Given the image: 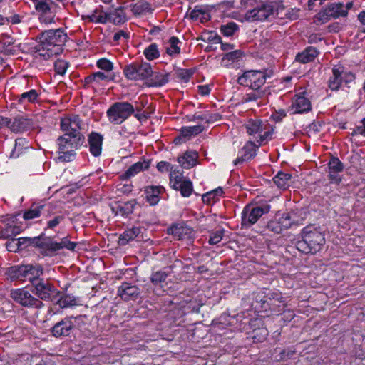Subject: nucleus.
<instances>
[{
  "label": "nucleus",
  "mask_w": 365,
  "mask_h": 365,
  "mask_svg": "<svg viewBox=\"0 0 365 365\" xmlns=\"http://www.w3.org/2000/svg\"><path fill=\"white\" fill-rule=\"evenodd\" d=\"M38 39V44L31 48L32 56L36 60L47 61L63 52L68 36L63 29H57L41 32Z\"/></svg>",
  "instance_id": "nucleus-1"
},
{
  "label": "nucleus",
  "mask_w": 365,
  "mask_h": 365,
  "mask_svg": "<svg viewBox=\"0 0 365 365\" xmlns=\"http://www.w3.org/2000/svg\"><path fill=\"white\" fill-rule=\"evenodd\" d=\"M301 239L296 242L297 249L304 254L314 255L325 244V237L319 227L313 225L304 227L301 232Z\"/></svg>",
  "instance_id": "nucleus-2"
},
{
  "label": "nucleus",
  "mask_w": 365,
  "mask_h": 365,
  "mask_svg": "<svg viewBox=\"0 0 365 365\" xmlns=\"http://www.w3.org/2000/svg\"><path fill=\"white\" fill-rule=\"evenodd\" d=\"M84 140L85 138L70 135V134L59 136L56 140L58 147V161H72L76 155L75 150L83 145Z\"/></svg>",
  "instance_id": "nucleus-3"
},
{
  "label": "nucleus",
  "mask_w": 365,
  "mask_h": 365,
  "mask_svg": "<svg viewBox=\"0 0 365 365\" xmlns=\"http://www.w3.org/2000/svg\"><path fill=\"white\" fill-rule=\"evenodd\" d=\"M85 317L84 315L66 316L53 325L49 330L50 334L56 339L71 338L74 336L76 323L81 322Z\"/></svg>",
  "instance_id": "nucleus-4"
},
{
  "label": "nucleus",
  "mask_w": 365,
  "mask_h": 365,
  "mask_svg": "<svg viewBox=\"0 0 365 365\" xmlns=\"http://www.w3.org/2000/svg\"><path fill=\"white\" fill-rule=\"evenodd\" d=\"M134 106L128 102H115L106 111L110 123L120 125L134 114Z\"/></svg>",
  "instance_id": "nucleus-5"
},
{
  "label": "nucleus",
  "mask_w": 365,
  "mask_h": 365,
  "mask_svg": "<svg viewBox=\"0 0 365 365\" xmlns=\"http://www.w3.org/2000/svg\"><path fill=\"white\" fill-rule=\"evenodd\" d=\"M279 12L270 4L261 1L252 9L248 10L245 17L250 21H271L276 19Z\"/></svg>",
  "instance_id": "nucleus-6"
},
{
  "label": "nucleus",
  "mask_w": 365,
  "mask_h": 365,
  "mask_svg": "<svg viewBox=\"0 0 365 365\" xmlns=\"http://www.w3.org/2000/svg\"><path fill=\"white\" fill-rule=\"evenodd\" d=\"M10 297L19 305L28 309H41L44 307V303L34 295L26 288H18L11 291Z\"/></svg>",
  "instance_id": "nucleus-7"
},
{
  "label": "nucleus",
  "mask_w": 365,
  "mask_h": 365,
  "mask_svg": "<svg viewBox=\"0 0 365 365\" xmlns=\"http://www.w3.org/2000/svg\"><path fill=\"white\" fill-rule=\"evenodd\" d=\"M31 287L33 294L41 302H54L61 294L48 279L42 278L36 281Z\"/></svg>",
  "instance_id": "nucleus-8"
},
{
  "label": "nucleus",
  "mask_w": 365,
  "mask_h": 365,
  "mask_svg": "<svg viewBox=\"0 0 365 365\" xmlns=\"http://www.w3.org/2000/svg\"><path fill=\"white\" fill-rule=\"evenodd\" d=\"M269 77L266 71L249 70L238 76L237 83L250 89H262Z\"/></svg>",
  "instance_id": "nucleus-9"
},
{
  "label": "nucleus",
  "mask_w": 365,
  "mask_h": 365,
  "mask_svg": "<svg viewBox=\"0 0 365 365\" xmlns=\"http://www.w3.org/2000/svg\"><path fill=\"white\" fill-rule=\"evenodd\" d=\"M125 76L131 81H142L153 75L152 66L145 61H135L127 65L123 68Z\"/></svg>",
  "instance_id": "nucleus-10"
},
{
  "label": "nucleus",
  "mask_w": 365,
  "mask_h": 365,
  "mask_svg": "<svg viewBox=\"0 0 365 365\" xmlns=\"http://www.w3.org/2000/svg\"><path fill=\"white\" fill-rule=\"evenodd\" d=\"M32 247L37 249L44 257H53L57 255V248L59 247L57 242L51 237H48L44 232L31 240Z\"/></svg>",
  "instance_id": "nucleus-11"
},
{
  "label": "nucleus",
  "mask_w": 365,
  "mask_h": 365,
  "mask_svg": "<svg viewBox=\"0 0 365 365\" xmlns=\"http://www.w3.org/2000/svg\"><path fill=\"white\" fill-rule=\"evenodd\" d=\"M355 79V75L345 69L341 65H335L332 68V75L328 81L329 88L331 91H338L344 82L348 84Z\"/></svg>",
  "instance_id": "nucleus-12"
},
{
  "label": "nucleus",
  "mask_w": 365,
  "mask_h": 365,
  "mask_svg": "<svg viewBox=\"0 0 365 365\" xmlns=\"http://www.w3.org/2000/svg\"><path fill=\"white\" fill-rule=\"evenodd\" d=\"M269 211V205L257 206L247 205L242 212L241 225L248 228L254 225L264 215Z\"/></svg>",
  "instance_id": "nucleus-13"
},
{
  "label": "nucleus",
  "mask_w": 365,
  "mask_h": 365,
  "mask_svg": "<svg viewBox=\"0 0 365 365\" xmlns=\"http://www.w3.org/2000/svg\"><path fill=\"white\" fill-rule=\"evenodd\" d=\"M34 5L41 22L46 24L54 22L57 6L52 0H36Z\"/></svg>",
  "instance_id": "nucleus-14"
},
{
  "label": "nucleus",
  "mask_w": 365,
  "mask_h": 365,
  "mask_svg": "<svg viewBox=\"0 0 365 365\" xmlns=\"http://www.w3.org/2000/svg\"><path fill=\"white\" fill-rule=\"evenodd\" d=\"M61 129L63 134L85 138L81 133L83 130V123L79 115H71L62 118L61 120Z\"/></svg>",
  "instance_id": "nucleus-15"
},
{
  "label": "nucleus",
  "mask_w": 365,
  "mask_h": 365,
  "mask_svg": "<svg viewBox=\"0 0 365 365\" xmlns=\"http://www.w3.org/2000/svg\"><path fill=\"white\" fill-rule=\"evenodd\" d=\"M319 19L322 21H328L331 19L347 16L346 10H343V4L334 2L328 4L326 8L319 13Z\"/></svg>",
  "instance_id": "nucleus-16"
},
{
  "label": "nucleus",
  "mask_w": 365,
  "mask_h": 365,
  "mask_svg": "<svg viewBox=\"0 0 365 365\" xmlns=\"http://www.w3.org/2000/svg\"><path fill=\"white\" fill-rule=\"evenodd\" d=\"M51 210V205H38L33 204L31 207L25 211L23 215V218L26 220H32L43 215L45 217H51L50 211Z\"/></svg>",
  "instance_id": "nucleus-17"
},
{
  "label": "nucleus",
  "mask_w": 365,
  "mask_h": 365,
  "mask_svg": "<svg viewBox=\"0 0 365 365\" xmlns=\"http://www.w3.org/2000/svg\"><path fill=\"white\" fill-rule=\"evenodd\" d=\"M140 294V289L136 285L124 282L118 287V294L125 301L135 300Z\"/></svg>",
  "instance_id": "nucleus-18"
},
{
  "label": "nucleus",
  "mask_w": 365,
  "mask_h": 365,
  "mask_svg": "<svg viewBox=\"0 0 365 365\" xmlns=\"http://www.w3.org/2000/svg\"><path fill=\"white\" fill-rule=\"evenodd\" d=\"M257 147L252 140L247 141L245 145L241 148L240 153L241 156L237 157L235 161L234 165H238L245 161L252 159L257 155Z\"/></svg>",
  "instance_id": "nucleus-19"
},
{
  "label": "nucleus",
  "mask_w": 365,
  "mask_h": 365,
  "mask_svg": "<svg viewBox=\"0 0 365 365\" xmlns=\"http://www.w3.org/2000/svg\"><path fill=\"white\" fill-rule=\"evenodd\" d=\"M88 140L91 153L95 157L99 156L102 151L103 135L96 132H91L88 135Z\"/></svg>",
  "instance_id": "nucleus-20"
},
{
  "label": "nucleus",
  "mask_w": 365,
  "mask_h": 365,
  "mask_svg": "<svg viewBox=\"0 0 365 365\" xmlns=\"http://www.w3.org/2000/svg\"><path fill=\"white\" fill-rule=\"evenodd\" d=\"M32 122L21 116L16 117L13 121L10 119L8 128L14 133H23L32 128Z\"/></svg>",
  "instance_id": "nucleus-21"
},
{
  "label": "nucleus",
  "mask_w": 365,
  "mask_h": 365,
  "mask_svg": "<svg viewBox=\"0 0 365 365\" xmlns=\"http://www.w3.org/2000/svg\"><path fill=\"white\" fill-rule=\"evenodd\" d=\"M26 281H29L31 286L42 279L41 277L43 274V267L40 264H26Z\"/></svg>",
  "instance_id": "nucleus-22"
},
{
  "label": "nucleus",
  "mask_w": 365,
  "mask_h": 365,
  "mask_svg": "<svg viewBox=\"0 0 365 365\" xmlns=\"http://www.w3.org/2000/svg\"><path fill=\"white\" fill-rule=\"evenodd\" d=\"M164 191L162 186H148L144 191L145 198L150 205H155L160 200V194Z\"/></svg>",
  "instance_id": "nucleus-23"
},
{
  "label": "nucleus",
  "mask_w": 365,
  "mask_h": 365,
  "mask_svg": "<svg viewBox=\"0 0 365 365\" xmlns=\"http://www.w3.org/2000/svg\"><path fill=\"white\" fill-rule=\"evenodd\" d=\"M150 166V160L139 161L128 168V169L120 175V178L123 180H128L135 176L136 174L146 170Z\"/></svg>",
  "instance_id": "nucleus-24"
},
{
  "label": "nucleus",
  "mask_w": 365,
  "mask_h": 365,
  "mask_svg": "<svg viewBox=\"0 0 365 365\" xmlns=\"http://www.w3.org/2000/svg\"><path fill=\"white\" fill-rule=\"evenodd\" d=\"M267 125L268 124H264L260 119H249L244 124V127L250 135L262 133L264 130H266Z\"/></svg>",
  "instance_id": "nucleus-25"
},
{
  "label": "nucleus",
  "mask_w": 365,
  "mask_h": 365,
  "mask_svg": "<svg viewBox=\"0 0 365 365\" xmlns=\"http://www.w3.org/2000/svg\"><path fill=\"white\" fill-rule=\"evenodd\" d=\"M198 158L196 151H187L182 155L178 158V162L185 169H190L195 166Z\"/></svg>",
  "instance_id": "nucleus-26"
},
{
  "label": "nucleus",
  "mask_w": 365,
  "mask_h": 365,
  "mask_svg": "<svg viewBox=\"0 0 365 365\" xmlns=\"http://www.w3.org/2000/svg\"><path fill=\"white\" fill-rule=\"evenodd\" d=\"M318 51L312 46L306 48L302 52L297 54L295 61L300 63H307L314 61L318 56Z\"/></svg>",
  "instance_id": "nucleus-27"
},
{
  "label": "nucleus",
  "mask_w": 365,
  "mask_h": 365,
  "mask_svg": "<svg viewBox=\"0 0 365 365\" xmlns=\"http://www.w3.org/2000/svg\"><path fill=\"white\" fill-rule=\"evenodd\" d=\"M106 21H109L114 24H121L127 21L126 14L124 11V7L120 6L106 13Z\"/></svg>",
  "instance_id": "nucleus-28"
},
{
  "label": "nucleus",
  "mask_w": 365,
  "mask_h": 365,
  "mask_svg": "<svg viewBox=\"0 0 365 365\" xmlns=\"http://www.w3.org/2000/svg\"><path fill=\"white\" fill-rule=\"evenodd\" d=\"M40 95L41 91L39 90L31 89L18 96L16 99L18 103L21 104L26 103H35L39 101Z\"/></svg>",
  "instance_id": "nucleus-29"
},
{
  "label": "nucleus",
  "mask_w": 365,
  "mask_h": 365,
  "mask_svg": "<svg viewBox=\"0 0 365 365\" xmlns=\"http://www.w3.org/2000/svg\"><path fill=\"white\" fill-rule=\"evenodd\" d=\"M114 79V76L106 74L103 72L98 71L91 73L84 78L85 86H89L93 83H99L101 81H110Z\"/></svg>",
  "instance_id": "nucleus-30"
},
{
  "label": "nucleus",
  "mask_w": 365,
  "mask_h": 365,
  "mask_svg": "<svg viewBox=\"0 0 365 365\" xmlns=\"http://www.w3.org/2000/svg\"><path fill=\"white\" fill-rule=\"evenodd\" d=\"M26 264L12 266L6 272L7 275L12 280L26 281Z\"/></svg>",
  "instance_id": "nucleus-31"
},
{
  "label": "nucleus",
  "mask_w": 365,
  "mask_h": 365,
  "mask_svg": "<svg viewBox=\"0 0 365 365\" xmlns=\"http://www.w3.org/2000/svg\"><path fill=\"white\" fill-rule=\"evenodd\" d=\"M292 178V176L290 173L279 172L273 178V181L279 188L285 190L291 185Z\"/></svg>",
  "instance_id": "nucleus-32"
},
{
  "label": "nucleus",
  "mask_w": 365,
  "mask_h": 365,
  "mask_svg": "<svg viewBox=\"0 0 365 365\" xmlns=\"http://www.w3.org/2000/svg\"><path fill=\"white\" fill-rule=\"evenodd\" d=\"M292 106L294 109V113H303L311 110L309 100L303 96H297Z\"/></svg>",
  "instance_id": "nucleus-33"
},
{
  "label": "nucleus",
  "mask_w": 365,
  "mask_h": 365,
  "mask_svg": "<svg viewBox=\"0 0 365 365\" xmlns=\"http://www.w3.org/2000/svg\"><path fill=\"white\" fill-rule=\"evenodd\" d=\"M29 148V142L24 138L15 140L14 147L11 152L10 158H16L23 155Z\"/></svg>",
  "instance_id": "nucleus-34"
},
{
  "label": "nucleus",
  "mask_w": 365,
  "mask_h": 365,
  "mask_svg": "<svg viewBox=\"0 0 365 365\" xmlns=\"http://www.w3.org/2000/svg\"><path fill=\"white\" fill-rule=\"evenodd\" d=\"M140 227H133L125 230L119 237V242L121 245H125L130 240L135 239L141 232Z\"/></svg>",
  "instance_id": "nucleus-35"
},
{
  "label": "nucleus",
  "mask_w": 365,
  "mask_h": 365,
  "mask_svg": "<svg viewBox=\"0 0 365 365\" xmlns=\"http://www.w3.org/2000/svg\"><path fill=\"white\" fill-rule=\"evenodd\" d=\"M279 221L284 230L291 227L294 225H298L299 222L296 219V213L294 211L284 213L279 218Z\"/></svg>",
  "instance_id": "nucleus-36"
},
{
  "label": "nucleus",
  "mask_w": 365,
  "mask_h": 365,
  "mask_svg": "<svg viewBox=\"0 0 365 365\" xmlns=\"http://www.w3.org/2000/svg\"><path fill=\"white\" fill-rule=\"evenodd\" d=\"M53 210V207L51 206V210L50 211V215L51 217H46L48 218V220L46 222V227L44 228V230H55V229L65 220V216L63 215H55V213L52 212Z\"/></svg>",
  "instance_id": "nucleus-37"
},
{
  "label": "nucleus",
  "mask_w": 365,
  "mask_h": 365,
  "mask_svg": "<svg viewBox=\"0 0 365 365\" xmlns=\"http://www.w3.org/2000/svg\"><path fill=\"white\" fill-rule=\"evenodd\" d=\"M243 57V52L240 50H235L227 52L222 58L221 63L225 66H227L235 62L240 61Z\"/></svg>",
  "instance_id": "nucleus-38"
},
{
  "label": "nucleus",
  "mask_w": 365,
  "mask_h": 365,
  "mask_svg": "<svg viewBox=\"0 0 365 365\" xmlns=\"http://www.w3.org/2000/svg\"><path fill=\"white\" fill-rule=\"evenodd\" d=\"M150 82L149 83V86L152 87H160L166 84L169 81V73H154L153 71V75L150 76Z\"/></svg>",
  "instance_id": "nucleus-39"
},
{
  "label": "nucleus",
  "mask_w": 365,
  "mask_h": 365,
  "mask_svg": "<svg viewBox=\"0 0 365 365\" xmlns=\"http://www.w3.org/2000/svg\"><path fill=\"white\" fill-rule=\"evenodd\" d=\"M55 301L56 304L58 305L61 308H67L77 304L76 298L69 294L59 295Z\"/></svg>",
  "instance_id": "nucleus-40"
},
{
  "label": "nucleus",
  "mask_w": 365,
  "mask_h": 365,
  "mask_svg": "<svg viewBox=\"0 0 365 365\" xmlns=\"http://www.w3.org/2000/svg\"><path fill=\"white\" fill-rule=\"evenodd\" d=\"M131 6V11L135 16L142 15L148 12L150 13L153 10L147 0H140Z\"/></svg>",
  "instance_id": "nucleus-41"
},
{
  "label": "nucleus",
  "mask_w": 365,
  "mask_h": 365,
  "mask_svg": "<svg viewBox=\"0 0 365 365\" xmlns=\"http://www.w3.org/2000/svg\"><path fill=\"white\" fill-rule=\"evenodd\" d=\"M204 130V127L201 125L182 127L180 130L181 137L189 140L192 135H197Z\"/></svg>",
  "instance_id": "nucleus-42"
},
{
  "label": "nucleus",
  "mask_w": 365,
  "mask_h": 365,
  "mask_svg": "<svg viewBox=\"0 0 365 365\" xmlns=\"http://www.w3.org/2000/svg\"><path fill=\"white\" fill-rule=\"evenodd\" d=\"M137 202L135 200H132L119 204L117 207L118 212L123 216H128L133 212Z\"/></svg>",
  "instance_id": "nucleus-43"
},
{
  "label": "nucleus",
  "mask_w": 365,
  "mask_h": 365,
  "mask_svg": "<svg viewBox=\"0 0 365 365\" xmlns=\"http://www.w3.org/2000/svg\"><path fill=\"white\" fill-rule=\"evenodd\" d=\"M175 190L180 191L182 197H187L191 195L193 192V186L192 182L187 179L182 182H180L178 185H174Z\"/></svg>",
  "instance_id": "nucleus-44"
},
{
  "label": "nucleus",
  "mask_w": 365,
  "mask_h": 365,
  "mask_svg": "<svg viewBox=\"0 0 365 365\" xmlns=\"http://www.w3.org/2000/svg\"><path fill=\"white\" fill-rule=\"evenodd\" d=\"M252 91L246 93L242 98V103L257 101L266 95V91L262 89H252Z\"/></svg>",
  "instance_id": "nucleus-45"
},
{
  "label": "nucleus",
  "mask_w": 365,
  "mask_h": 365,
  "mask_svg": "<svg viewBox=\"0 0 365 365\" xmlns=\"http://www.w3.org/2000/svg\"><path fill=\"white\" fill-rule=\"evenodd\" d=\"M224 193L221 187H218L212 191L208 192L204 194L202 197V200L204 203L210 204L218 200V197L222 196Z\"/></svg>",
  "instance_id": "nucleus-46"
},
{
  "label": "nucleus",
  "mask_w": 365,
  "mask_h": 365,
  "mask_svg": "<svg viewBox=\"0 0 365 365\" xmlns=\"http://www.w3.org/2000/svg\"><path fill=\"white\" fill-rule=\"evenodd\" d=\"M220 30L223 36L230 37L239 30V26L236 23L231 21L222 24Z\"/></svg>",
  "instance_id": "nucleus-47"
},
{
  "label": "nucleus",
  "mask_w": 365,
  "mask_h": 365,
  "mask_svg": "<svg viewBox=\"0 0 365 365\" xmlns=\"http://www.w3.org/2000/svg\"><path fill=\"white\" fill-rule=\"evenodd\" d=\"M179 39L176 36H172L168 41V46L166 48V53L170 56H175L180 53V48L178 46Z\"/></svg>",
  "instance_id": "nucleus-48"
},
{
  "label": "nucleus",
  "mask_w": 365,
  "mask_h": 365,
  "mask_svg": "<svg viewBox=\"0 0 365 365\" xmlns=\"http://www.w3.org/2000/svg\"><path fill=\"white\" fill-rule=\"evenodd\" d=\"M146 59L153 61L160 57V51L156 43H151L143 51Z\"/></svg>",
  "instance_id": "nucleus-49"
},
{
  "label": "nucleus",
  "mask_w": 365,
  "mask_h": 365,
  "mask_svg": "<svg viewBox=\"0 0 365 365\" xmlns=\"http://www.w3.org/2000/svg\"><path fill=\"white\" fill-rule=\"evenodd\" d=\"M190 19L195 21L200 20V22L203 23L209 19V14L203 9L196 6L190 14Z\"/></svg>",
  "instance_id": "nucleus-50"
},
{
  "label": "nucleus",
  "mask_w": 365,
  "mask_h": 365,
  "mask_svg": "<svg viewBox=\"0 0 365 365\" xmlns=\"http://www.w3.org/2000/svg\"><path fill=\"white\" fill-rule=\"evenodd\" d=\"M224 236V230L218 229L216 230H212L209 232V240L210 245H217L219 243Z\"/></svg>",
  "instance_id": "nucleus-51"
},
{
  "label": "nucleus",
  "mask_w": 365,
  "mask_h": 365,
  "mask_svg": "<svg viewBox=\"0 0 365 365\" xmlns=\"http://www.w3.org/2000/svg\"><path fill=\"white\" fill-rule=\"evenodd\" d=\"M329 171L331 173H341L344 170V165L338 158L333 157L328 164Z\"/></svg>",
  "instance_id": "nucleus-52"
},
{
  "label": "nucleus",
  "mask_w": 365,
  "mask_h": 365,
  "mask_svg": "<svg viewBox=\"0 0 365 365\" xmlns=\"http://www.w3.org/2000/svg\"><path fill=\"white\" fill-rule=\"evenodd\" d=\"M168 274L164 271H158L153 272L150 277V281L154 285H158L164 282Z\"/></svg>",
  "instance_id": "nucleus-53"
},
{
  "label": "nucleus",
  "mask_w": 365,
  "mask_h": 365,
  "mask_svg": "<svg viewBox=\"0 0 365 365\" xmlns=\"http://www.w3.org/2000/svg\"><path fill=\"white\" fill-rule=\"evenodd\" d=\"M68 66V62L62 59H58L54 63L55 72L58 75L63 76L66 73Z\"/></svg>",
  "instance_id": "nucleus-54"
},
{
  "label": "nucleus",
  "mask_w": 365,
  "mask_h": 365,
  "mask_svg": "<svg viewBox=\"0 0 365 365\" xmlns=\"http://www.w3.org/2000/svg\"><path fill=\"white\" fill-rule=\"evenodd\" d=\"M57 245L59 246L57 248V252L60 251L63 248H66L70 251H74L75 248L77 245V243L75 242L70 241L68 237H63L60 242H57Z\"/></svg>",
  "instance_id": "nucleus-55"
},
{
  "label": "nucleus",
  "mask_w": 365,
  "mask_h": 365,
  "mask_svg": "<svg viewBox=\"0 0 365 365\" xmlns=\"http://www.w3.org/2000/svg\"><path fill=\"white\" fill-rule=\"evenodd\" d=\"M83 19L88 20L90 22L94 23H100V24H106V14H101L97 15L96 11H95L91 15H87L83 17Z\"/></svg>",
  "instance_id": "nucleus-56"
},
{
  "label": "nucleus",
  "mask_w": 365,
  "mask_h": 365,
  "mask_svg": "<svg viewBox=\"0 0 365 365\" xmlns=\"http://www.w3.org/2000/svg\"><path fill=\"white\" fill-rule=\"evenodd\" d=\"M185 180L187 179L184 178L181 173L173 170L170 172V183L172 185L173 188H174V185H178Z\"/></svg>",
  "instance_id": "nucleus-57"
},
{
  "label": "nucleus",
  "mask_w": 365,
  "mask_h": 365,
  "mask_svg": "<svg viewBox=\"0 0 365 365\" xmlns=\"http://www.w3.org/2000/svg\"><path fill=\"white\" fill-rule=\"evenodd\" d=\"M21 231V230L19 226L10 225L3 230V235L6 238H9L11 237L19 235Z\"/></svg>",
  "instance_id": "nucleus-58"
},
{
  "label": "nucleus",
  "mask_w": 365,
  "mask_h": 365,
  "mask_svg": "<svg viewBox=\"0 0 365 365\" xmlns=\"http://www.w3.org/2000/svg\"><path fill=\"white\" fill-rule=\"evenodd\" d=\"M266 227L269 231L272 232L274 234H279L283 231L279 220L268 222Z\"/></svg>",
  "instance_id": "nucleus-59"
},
{
  "label": "nucleus",
  "mask_w": 365,
  "mask_h": 365,
  "mask_svg": "<svg viewBox=\"0 0 365 365\" xmlns=\"http://www.w3.org/2000/svg\"><path fill=\"white\" fill-rule=\"evenodd\" d=\"M263 133H259V138L257 140L259 144H262L264 142H267L272 138V135L274 133V129L272 128H269L267 130H264Z\"/></svg>",
  "instance_id": "nucleus-60"
},
{
  "label": "nucleus",
  "mask_w": 365,
  "mask_h": 365,
  "mask_svg": "<svg viewBox=\"0 0 365 365\" xmlns=\"http://www.w3.org/2000/svg\"><path fill=\"white\" fill-rule=\"evenodd\" d=\"M97 66L105 71L109 72L113 70V64L106 58H101L96 63Z\"/></svg>",
  "instance_id": "nucleus-61"
},
{
  "label": "nucleus",
  "mask_w": 365,
  "mask_h": 365,
  "mask_svg": "<svg viewBox=\"0 0 365 365\" xmlns=\"http://www.w3.org/2000/svg\"><path fill=\"white\" fill-rule=\"evenodd\" d=\"M193 74L190 69H179L177 71V76L180 80L187 82Z\"/></svg>",
  "instance_id": "nucleus-62"
},
{
  "label": "nucleus",
  "mask_w": 365,
  "mask_h": 365,
  "mask_svg": "<svg viewBox=\"0 0 365 365\" xmlns=\"http://www.w3.org/2000/svg\"><path fill=\"white\" fill-rule=\"evenodd\" d=\"M26 360L33 365H47L46 361L43 360L40 354H33V356H26Z\"/></svg>",
  "instance_id": "nucleus-63"
},
{
  "label": "nucleus",
  "mask_w": 365,
  "mask_h": 365,
  "mask_svg": "<svg viewBox=\"0 0 365 365\" xmlns=\"http://www.w3.org/2000/svg\"><path fill=\"white\" fill-rule=\"evenodd\" d=\"M351 135L352 136L356 135L365 136V118L361 120L359 125H356L354 128L352 129Z\"/></svg>",
  "instance_id": "nucleus-64"
}]
</instances>
